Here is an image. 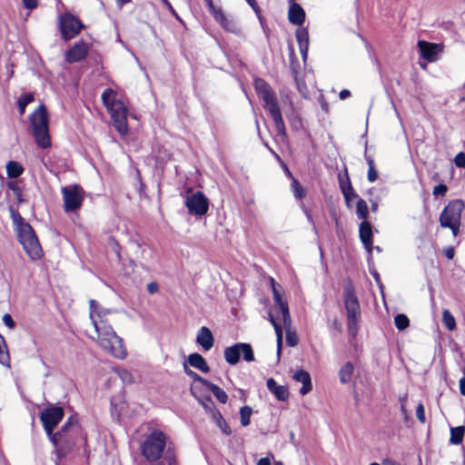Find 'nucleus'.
<instances>
[{
    "label": "nucleus",
    "instance_id": "f257e3e1",
    "mask_svg": "<svg viewBox=\"0 0 465 465\" xmlns=\"http://www.w3.org/2000/svg\"><path fill=\"white\" fill-rule=\"evenodd\" d=\"M89 318L96 333V338L94 339L99 346L116 359H125L127 350L124 340L116 334L107 318V315L114 311L101 307L93 299L89 301Z\"/></svg>",
    "mask_w": 465,
    "mask_h": 465
},
{
    "label": "nucleus",
    "instance_id": "f03ea898",
    "mask_svg": "<svg viewBox=\"0 0 465 465\" xmlns=\"http://www.w3.org/2000/svg\"><path fill=\"white\" fill-rule=\"evenodd\" d=\"M11 217L19 242L25 252L32 260L39 259L42 255V248L33 227L25 221L18 212L13 209L11 210Z\"/></svg>",
    "mask_w": 465,
    "mask_h": 465
},
{
    "label": "nucleus",
    "instance_id": "7ed1b4c3",
    "mask_svg": "<svg viewBox=\"0 0 465 465\" xmlns=\"http://www.w3.org/2000/svg\"><path fill=\"white\" fill-rule=\"evenodd\" d=\"M168 449L173 450V443L159 430L151 431L141 446L142 454L149 461H156L161 459Z\"/></svg>",
    "mask_w": 465,
    "mask_h": 465
},
{
    "label": "nucleus",
    "instance_id": "20e7f679",
    "mask_svg": "<svg viewBox=\"0 0 465 465\" xmlns=\"http://www.w3.org/2000/svg\"><path fill=\"white\" fill-rule=\"evenodd\" d=\"M30 131L33 134L36 144L46 149L51 146V139L49 135V120L46 108L44 104L39 105L29 117Z\"/></svg>",
    "mask_w": 465,
    "mask_h": 465
},
{
    "label": "nucleus",
    "instance_id": "39448f33",
    "mask_svg": "<svg viewBox=\"0 0 465 465\" xmlns=\"http://www.w3.org/2000/svg\"><path fill=\"white\" fill-rule=\"evenodd\" d=\"M64 415V409L57 406L45 409L40 414V420L43 423V427L48 435L50 441L56 448H62L63 431L54 433V429L61 421Z\"/></svg>",
    "mask_w": 465,
    "mask_h": 465
},
{
    "label": "nucleus",
    "instance_id": "423d86ee",
    "mask_svg": "<svg viewBox=\"0 0 465 465\" xmlns=\"http://www.w3.org/2000/svg\"><path fill=\"white\" fill-rule=\"evenodd\" d=\"M264 103V108L272 118L278 135L283 140L287 137L285 124L282 119V112L278 104L277 97L272 87L257 94Z\"/></svg>",
    "mask_w": 465,
    "mask_h": 465
},
{
    "label": "nucleus",
    "instance_id": "0eeeda50",
    "mask_svg": "<svg viewBox=\"0 0 465 465\" xmlns=\"http://www.w3.org/2000/svg\"><path fill=\"white\" fill-rule=\"evenodd\" d=\"M264 103V108L272 118L278 135L283 140L287 137L285 124L282 119V112L278 104L277 97L272 87L257 94Z\"/></svg>",
    "mask_w": 465,
    "mask_h": 465
},
{
    "label": "nucleus",
    "instance_id": "6e6552de",
    "mask_svg": "<svg viewBox=\"0 0 465 465\" xmlns=\"http://www.w3.org/2000/svg\"><path fill=\"white\" fill-rule=\"evenodd\" d=\"M343 299L348 319V330L352 336H355L358 331V322L360 318V303L351 283L345 285Z\"/></svg>",
    "mask_w": 465,
    "mask_h": 465
},
{
    "label": "nucleus",
    "instance_id": "1a4fd4ad",
    "mask_svg": "<svg viewBox=\"0 0 465 465\" xmlns=\"http://www.w3.org/2000/svg\"><path fill=\"white\" fill-rule=\"evenodd\" d=\"M64 211L65 213L75 212L82 207L84 199V191L78 184H72L61 189Z\"/></svg>",
    "mask_w": 465,
    "mask_h": 465
},
{
    "label": "nucleus",
    "instance_id": "9d476101",
    "mask_svg": "<svg viewBox=\"0 0 465 465\" xmlns=\"http://www.w3.org/2000/svg\"><path fill=\"white\" fill-rule=\"evenodd\" d=\"M223 356L226 362L230 365H236L241 356H242L243 361L247 362H252L255 360L251 344L245 342H238L226 347L223 351Z\"/></svg>",
    "mask_w": 465,
    "mask_h": 465
},
{
    "label": "nucleus",
    "instance_id": "9b49d317",
    "mask_svg": "<svg viewBox=\"0 0 465 465\" xmlns=\"http://www.w3.org/2000/svg\"><path fill=\"white\" fill-rule=\"evenodd\" d=\"M62 38L68 41L75 37L84 28L82 22L72 14H65L60 17L59 22Z\"/></svg>",
    "mask_w": 465,
    "mask_h": 465
},
{
    "label": "nucleus",
    "instance_id": "f8f14e48",
    "mask_svg": "<svg viewBox=\"0 0 465 465\" xmlns=\"http://www.w3.org/2000/svg\"><path fill=\"white\" fill-rule=\"evenodd\" d=\"M465 207L462 200H452L443 209L440 215V225H449L450 223L461 222V213Z\"/></svg>",
    "mask_w": 465,
    "mask_h": 465
},
{
    "label": "nucleus",
    "instance_id": "ddd939ff",
    "mask_svg": "<svg viewBox=\"0 0 465 465\" xmlns=\"http://www.w3.org/2000/svg\"><path fill=\"white\" fill-rule=\"evenodd\" d=\"M185 206L191 214L203 216L209 208V201L202 192H196L185 198Z\"/></svg>",
    "mask_w": 465,
    "mask_h": 465
},
{
    "label": "nucleus",
    "instance_id": "4468645a",
    "mask_svg": "<svg viewBox=\"0 0 465 465\" xmlns=\"http://www.w3.org/2000/svg\"><path fill=\"white\" fill-rule=\"evenodd\" d=\"M108 112L114 123V126L121 134L128 133L127 124V108L123 102L114 104V106L110 108Z\"/></svg>",
    "mask_w": 465,
    "mask_h": 465
},
{
    "label": "nucleus",
    "instance_id": "2eb2a0df",
    "mask_svg": "<svg viewBox=\"0 0 465 465\" xmlns=\"http://www.w3.org/2000/svg\"><path fill=\"white\" fill-rule=\"evenodd\" d=\"M418 48L420 56L428 62H435L438 56L443 51V45L440 44L430 43L424 40L418 42Z\"/></svg>",
    "mask_w": 465,
    "mask_h": 465
},
{
    "label": "nucleus",
    "instance_id": "dca6fc26",
    "mask_svg": "<svg viewBox=\"0 0 465 465\" xmlns=\"http://www.w3.org/2000/svg\"><path fill=\"white\" fill-rule=\"evenodd\" d=\"M89 46L84 41L74 44L66 53L65 61L69 64L81 62L87 56Z\"/></svg>",
    "mask_w": 465,
    "mask_h": 465
},
{
    "label": "nucleus",
    "instance_id": "f3484780",
    "mask_svg": "<svg viewBox=\"0 0 465 465\" xmlns=\"http://www.w3.org/2000/svg\"><path fill=\"white\" fill-rule=\"evenodd\" d=\"M272 293H273V300L275 304L279 307V310L281 311L282 316V322H285L286 324L290 323V312H289V307L286 301L282 299V296L279 290L275 286L274 280L272 279Z\"/></svg>",
    "mask_w": 465,
    "mask_h": 465
},
{
    "label": "nucleus",
    "instance_id": "a211bd4d",
    "mask_svg": "<svg viewBox=\"0 0 465 465\" xmlns=\"http://www.w3.org/2000/svg\"><path fill=\"white\" fill-rule=\"evenodd\" d=\"M360 239L369 253L372 249V230L368 221H362L359 229Z\"/></svg>",
    "mask_w": 465,
    "mask_h": 465
},
{
    "label": "nucleus",
    "instance_id": "6ab92c4d",
    "mask_svg": "<svg viewBox=\"0 0 465 465\" xmlns=\"http://www.w3.org/2000/svg\"><path fill=\"white\" fill-rule=\"evenodd\" d=\"M196 342L204 351H210L214 343V338L211 330L205 326L201 327L196 336Z\"/></svg>",
    "mask_w": 465,
    "mask_h": 465
},
{
    "label": "nucleus",
    "instance_id": "aec40b11",
    "mask_svg": "<svg viewBox=\"0 0 465 465\" xmlns=\"http://www.w3.org/2000/svg\"><path fill=\"white\" fill-rule=\"evenodd\" d=\"M292 379L295 381L301 382L302 384L299 391L302 395H306L312 390V379L308 371L304 370H299L294 372Z\"/></svg>",
    "mask_w": 465,
    "mask_h": 465
},
{
    "label": "nucleus",
    "instance_id": "412c9836",
    "mask_svg": "<svg viewBox=\"0 0 465 465\" xmlns=\"http://www.w3.org/2000/svg\"><path fill=\"white\" fill-rule=\"evenodd\" d=\"M268 390L275 396L278 401H285L289 398V390L286 386L277 385L273 378H269L266 381Z\"/></svg>",
    "mask_w": 465,
    "mask_h": 465
},
{
    "label": "nucleus",
    "instance_id": "4be33fe9",
    "mask_svg": "<svg viewBox=\"0 0 465 465\" xmlns=\"http://www.w3.org/2000/svg\"><path fill=\"white\" fill-rule=\"evenodd\" d=\"M288 18L291 24L302 25L305 20V12L299 4L293 3L290 6Z\"/></svg>",
    "mask_w": 465,
    "mask_h": 465
},
{
    "label": "nucleus",
    "instance_id": "5701e85b",
    "mask_svg": "<svg viewBox=\"0 0 465 465\" xmlns=\"http://www.w3.org/2000/svg\"><path fill=\"white\" fill-rule=\"evenodd\" d=\"M187 362L190 366L199 370L203 373H207L210 371V368L205 359L197 352L189 354Z\"/></svg>",
    "mask_w": 465,
    "mask_h": 465
},
{
    "label": "nucleus",
    "instance_id": "b1692460",
    "mask_svg": "<svg viewBox=\"0 0 465 465\" xmlns=\"http://www.w3.org/2000/svg\"><path fill=\"white\" fill-rule=\"evenodd\" d=\"M214 20L221 25V26L228 31V32H235L237 30V26L234 21L231 18H228L221 9L219 12L213 15Z\"/></svg>",
    "mask_w": 465,
    "mask_h": 465
},
{
    "label": "nucleus",
    "instance_id": "393cba45",
    "mask_svg": "<svg viewBox=\"0 0 465 465\" xmlns=\"http://www.w3.org/2000/svg\"><path fill=\"white\" fill-rule=\"evenodd\" d=\"M354 372V366L351 361H347L339 371V379L341 384H347L351 381Z\"/></svg>",
    "mask_w": 465,
    "mask_h": 465
},
{
    "label": "nucleus",
    "instance_id": "a878e982",
    "mask_svg": "<svg viewBox=\"0 0 465 465\" xmlns=\"http://www.w3.org/2000/svg\"><path fill=\"white\" fill-rule=\"evenodd\" d=\"M212 418L216 423V425L220 428V430L223 431V434L229 435L231 434L232 430L223 419L222 413L217 409H212L211 410Z\"/></svg>",
    "mask_w": 465,
    "mask_h": 465
},
{
    "label": "nucleus",
    "instance_id": "bb28decb",
    "mask_svg": "<svg viewBox=\"0 0 465 465\" xmlns=\"http://www.w3.org/2000/svg\"><path fill=\"white\" fill-rule=\"evenodd\" d=\"M205 387L213 394V396L221 402L226 403L228 401L227 393L219 386L208 381Z\"/></svg>",
    "mask_w": 465,
    "mask_h": 465
},
{
    "label": "nucleus",
    "instance_id": "cd10ccee",
    "mask_svg": "<svg viewBox=\"0 0 465 465\" xmlns=\"http://www.w3.org/2000/svg\"><path fill=\"white\" fill-rule=\"evenodd\" d=\"M115 92L112 89H105L102 94V101L107 110L114 106V104L121 103L122 101L115 98Z\"/></svg>",
    "mask_w": 465,
    "mask_h": 465
},
{
    "label": "nucleus",
    "instance_id": "c85d7f7f",
    "mask_svg": "<svg viewBox=\"0 0 465 465\" xmlns=\"http://www.w3.org/2000/svg\"><path fill=\"white\" fill-rule=\"evenodd\" d=\"M24 172V167L21 163L15 161H10L6 164V173L9 178H17Z\"/></svg>",
    "mask_w": 465,
    "mask_h": 465
},
{
    "label": "nucleus",
    "instance_id": "c756f323",
    "mask_svg": "<svg viewBox=\"0 0 465 465\" xmlns=\"http://www.w3.org/2000/svg\"><path fill=\"white\" fill-rule=\"evenodd\" d=\"M270 322L272 324L275 333H276L277 357L279 359L281 356L282 346V329L281 325L275 321V319L273 318V316L272 314H270Z\"/></svg>",
    "mask_w": 465,
    "mask_h": 465
},
{
    "label": "nucleus",
    "instance_id": "7c9ffc66",
    "mask_svg": "<svg viewBox=\"0 0 465 465\" xmlns=\"http://www.w3.org/2000/svg\"><path fill=\"white\" fill-rule=\"evenodd\" d=\"M152 465H176V458L174 450H170L168 449L167 451L164 452V456L156 461H151Z\"/></svg>",
    "mask_w": 465,
    "mask_h": 465
},
{
    "label": "nucleus",
    "instance_id": "2f4dec72",
    "mask_svg": "<svg viewBox=\"0 0 465 465\" xmlns=\"http://www.w3.org/2000/svg\"><path fill=\"white\" fill-rule=\"evenodd\" d=\"M76 427V420L73 417H70L65 424L62 427L59 431H63V440L62 444L69 443L71 441V437L68 435V432Z\"/></svg>",
    "mask_w": 465,
    "mask_h": 465
},
{
    "label": "nucleus",
    "instance_id": "473e14b6",
    "mask_svg": "<svg viewBox=\"0 0 465 465\" xmlns=\"http://www.w3.org/2000/svg\"><path fill=\"white\" fill-rule=\"evenodd\" d=\"M35 100L34 94L32 93H24L22 94L18 100L17 105L19 109V114L23 115L25 112L26 106Z\"/></svg>",
    "mask_w": 465,
    "mask_h": 465
},
{
    "label": "nucleus",
    "instance_id": "72a5a7b5",
    "mask_svg": "<svg viewBox=\"0 0 465 465\" xmlns=\"http://www.w3.org/2000/svg\"><path fill=\"white\" fill-rule=\"evenodd\" d=\"M465 433V427L464 426H458L450 428V442L458 445L461 443L463 440V436Z\"/></svg>",
    "mask_w": 465,
    "mask_h": 465
},
{
    "label": "nucleus",
    "instance_id": "f704fd0d",
    "mask_svg": "<svg viewBox=\"0 0 465 465\" xmlns=\"http://www.w3.org/2000/svg\"><path fill=\"white\" fill-rule=\"evenodd\" d=\"M283 326L286 333V342L289 346L294 347L298 344V337L294 331L292 330V319L290 318V323L286 324L283 322Z\"/></svg>",
    "mask_w": 465,
    "mask_h": 465
},
{
    "label": "nucleus",
    "instance_id": "c9c22d12",
    "mask_svg": "<svg viewBox=\"0 0 465 465\" xmlns=\"http://www.w3.org/2000/svg\"><path fill=\"white\" fill-rule=\"evenodd\" d=\"M9 353L4 337L0 334V363L9 365Z\"/></svg>",
    "mask_w": 465,
    "mask_h": 465
},
{
    "label": "nucleus",
    "instance_id": "e433bc0d",
    "mask_svg": "<svg viewBox=\"0 0 465 465\" xmlns=\"http://www.w3.org/2000/svg\"><path fill=\"white\" fill-rule=\"evenodd\" d=\"M252 414V409L250 406H242L240 409V418L242 426L247 427L250 424Z\"/></svg>",
    "mask_w": 465,
    "mask_h": 465
},
{
    "label": "nucleus",
    "instance_id": "4c0bfd02",
    "mask_svg": "<svg viewBox=\"0 0 465 465\" xmlns=\"http://www.w3.org/2000/svg\"><path fill=\"white\" fill-rule=\"evenodd\" d=\"M356 213H357V216L359 219L367 221L366 219L368 217L369 210H368L367 203L364 200H362V199L357 200Z\"/></svg>",
    "mask_w": 465,
    "mask_h": 465
},
{
    "label": "nucleus",
    "instance_id": "58836bf2",
    "mask_svg": "<svg viewBox=\"0 0 465 465\" xmlns=\"http://www.w3.org/2000/svg\"><path fill=\"white\" fill-rule=\"evenodd\" d=\"M442 321L445 325V327L449 331H452L456 327V321L454 316L451 314V312L449 310H444L442 312Z\"/></svg>",
    "mask_w": 465,
    "mask_h": 465
},
{
    "label": "nucleus",
    "instance_id": "ea45409f",
    "mask_svg": "<svg viewBox=\"0 0 465 465\" xmlns=\"http://www.w3.org/2000/svg\"><path fill=\"white\" fill-rule=\"evenodd\" d=\"M394 324L400 331L407 329L410 325V321L405 314L400 313L394 317Z\"/></svg>",
    "mask_w": 465,
    "mask_h": 465
},
{
    "label": "nucleus",
    "instance_id": "a19ab883",
    "mask_svg": "<svg viewBox=\"0 0 465 465\" xmlns=\"http://www.w3.org/2000/svg\"><path fill=\"white\" fill-rule=\"evenodd\" d=\"M296 39L299 46L309 45V34L307 29L300 28L296 31Z\"/></svg>",
    "mask_w": 465,
    "mask_h": 465
},
{
    "label": "nucleus",
    "instance_id": "79ce46f5",
    "mask_svg": "<svg viewBox=\"0 0 465 465\" xmlns=\"http://www.w3.org/2000/svg\"><path fill=\"white\" fill-rule=\"evenodd\" d=\"M115 372L122 381L125 384H132L134 382L133 375L126 369H115Z\"/></svg>",
    "mask_w": 465,
    "mask_h": 465
},
{
    "label": "nucleus",
    "instance_id": "37998d69",
    "mask_svg": "<svg viewBox=\"0 0 465 465\" xmlns=\"http://www.w3.org/2000/svg\"><path fill=\"white\" fill-rule=\"evenodd\" d=\"M183 370H184V372L186 373L187 376L191 377L192 379H193L194 381H199L201 382L203 385H206V383L209 381L205 379H203V377H201L198 373H196L195 371H192L187 363H183Z\"/></svg>",
    "mask_w": 465,
    "mask_h": 465
},
{
    "label": "nucleus",
    "instance_id": "c03bdc74",
    "mask_svg": "<svg viewBox=\"0 0 465 465\" xmlns=\"http://www.w3.org/2000/svg\"><path fill=\"white\" fill-rule=\"evenodd\" d=\"M292 188L295 198L302 199L303 197L304 190L297 180L293 179L292 183Z\"/></svg>",
    "mask_w": 465,
    "mask_h": 465
},
{
    "label": "nucleus",
    "instance_id": "a18cd8bd",
    "mask_svg": "<svg viewBox=\"0 0 465 465\" xmlns=\"http://www.w3.org/2000/svg\"><path fill=\"white\" fill-rule=\"evenodd\" d=\"M271 87V85L262 78L254 79V88L257 94L262 92L263 90Z\"/></svg>",
    "mask_w": 465,
    "mask_h": 465
},
{
    "label": "nucleus",
    "instance_id": "49530a36",
    "mask_svg": "<svg viewBox=\"0 0 465 465\" xmlns=\"http://www.w3.org/2000/svg\"><path fill=\"white\" fill-rule=\"evenodd\" d=\"M340 187L344 198H348L347 193H351V190L353 189L349 178H347L346 181L341 180Z\"/></svg>",
    "mask_w": 465,
    "mask_h": 465
},
{
    "label": "nucleus",
    "instance_id": "de8ad7c7",
    "mask_svg": "<svg viewBox=\"0 0 465 465\" xmlns=\"http://www.w3.org/2000/svg\"><path fill=\"white\" fill-rule=\"evenodd\" d=\"M7 187L9 190L14 192V193L15 194L16 197H18V198L21 197L22 191H21V188L19 187L17 182H15V181L8 182Z\"/></svg>",
    "mask_w": 465,
    "mask_h": 465
},
{
    "label": "nucleus",
    "instance_id": "09e8293b",
    "mask_svg": "<svg viewBox=\"0 0 465 465\" xmlns=\"http://www.w3.org/2000/svg\"><path fill=\"white\" fill-rule=\"evenodd\" d=\"M416 417L417 419L421 422L425 423L426 418H425V410L422 403H419L416 409Z\"/></svg>",
    "mask_w": 465,
    "mask_h": 465
},
{
    "label": "nucleus",
    "instance_id": "8fccbe9b",
    "mask_svg": "<svg viewBox=\"0 0 465 465\" xmlns=\"http://www.w3.org/2000/svg\"><path fill=\"white\" fill-rule=\"evenodd\" d=\"M454 163L457 167L465 168V153L460 152L454 158Z\"/></svg>",
    "mask_w": 465,
    "mask_h": 465
},
{
    "label": "nucleus",
    "instance_id": "3c124183",
    "mask_svg": "<svg viewBox=\"0 0 465 465\" xmlns=\"http://www.w3.org/2000/svg\"><path fill=\"white\" fill-rule=\"evenodd\" d=\"M110 245H111L112 250L116 254L117 259L121 260V252H120L121 247H120V244L118 243V242L115 241L114 239L111 238L110 239Z\"/></svg>",
    "mask_w": 465,
    "mask_h": 465
},
{
    "label": "nucleus",
    "instance_id": "603ef678",
    "mask_svg": "<svg viewBox=\"0 0 465 465\" xmlns=\"http://www.w3.org/2000/svg\"><path fill=\"white\" fill-rule=\"evenodd\" d=\"M460 223H461V222L450 223L449 225H440V226L443 227V228L450 229L451 232H452V234L454 236H457L459 234V232H460Z\"/></svg>",
    "mask_w": 465,
    "mask_h": 465
},
{
    "label": "nucleus",
    "instance_id": "864d4df0",
    "mask_svg": "<svg viewBox=\"0 0 465 465\" xmlns=\"http://www.w3.org/2000/svg\"><path fill=\"white\" fill-rule=\"evenodd\" d=\"M448 191V187L443 184V183H440L437 186L434 187L433 189V195L435 196H438V195H441V196H444L445 193H447Z\"/></svg>",
    "mask_w": 465,
    "mask_h": 465
},
{
    "label": "nucleus",
    "instance_id": "5fc2aeb1",
    "mask_svg": "<svg viewBox=\"0 0 465 465\" xmlns=\"http://www.w3.org/2000/svg\"><path fill=\"white\" fill-rule=\"evenodd\" d=\"M204 2L213 16L216 14V12H219L222 9L221 7L214 5L213 0H204Z\"/></svg>",
    "mask_w": 465,
    "mask_h": 465
},
{
    "label": "nucleus",
    "instance_id": "6e6d98bb",
    "mask_svg": "<svg viewBox=\"0 0 465 465\" xmlns=\"http://www.w3.org/2000/svg\"><path fill=\"white\" fill-rule=\"evenodd\" d=\"M3 322L5 323V326H7L10 329H14L15 326V323L13 318L8 313L4 314Z\"/></svg>",
    "mask_w": 465,
    "mask_h": 465
},
{
    "label": "nucleus",
    "instance_id": "4d7b16f0",
    "mask_svg": "<svg viewBox=\"0 0 465 465\" xmlns=\"http://www.w3.org/2000/svg\"><path fill=\"white\" fill-rule=\"evenodd\" d=\"M367 178L370 183H374L378 179V173L374 168H369Z\"/></svg>",
    "mask_w": 465,
    "mask_h": 465
},
{
    "label": "nucleus",
    "instance_id": "13d9d810",
    "mask_svg": "<svg viewBox=\"0 0 465 465\" xmlns=\"http://www.w3.org/2000/svg\"><path fill=\"white\" fill-rule=\"evenodd\" d=\"M24 5L30 10L36 8L37 0H23Z\"/></svg>",
    "mask_w": 465,
    "mask_h": 465
},
{
    "label": "nucleus",
    "instance_id": "bf43d9fd",
    "mask_svg": "<svg viewBox=\"0 0 465 465\" xmlns=\"http://www.w3.org/2000/svg\"><path fill=\"white\" fill-rule=\"evenodd\" d=\"M147 291L151 294L156 293L159 291V286L156 282H152L147 284Z\"/></svg>",
    "mask_w": 465,
    "mask_h": 465
},
{
    "label": "nucleus",
    "instance_id": "052dcab7",
    "mask_svg": "<svg viewBox=\"0 0 465 465\" xmlns=\"http://www.w3.org/2000/svg\"><path fill=\"white\" fill-rule=\"evenodd\" d=\"M347 196L348 198H344L345 199V202H346V204L350 207V204H351V202L354 199H360L358 197V194L354 192V190L352 189L351 190V193H347Z\"/></svg>",
    "mask_w": 465,
    "mask_h": 465
},
{
    "label": "nucleus",
    "instance_id": "680f3d73",
    "mask_svg": "<svg viewBox=\"0 0 465 465\" xmlns=\"http://www.w3.org/2000/svg\"><path fill=\"white\" fill-rule=\"evenodd\" d=\"M299 49L303 61H305L308 54L309 45H301L299 46Z\"/></svg>",
    "mask_w": 465,
    "mask_h": 465
},
{
    "label": "nucleus",
    "instance_id": "e2e57ef3",
    "mask_svg": "<svg viewBox=\"0 0 465 465\" xmlns=\"http://www.w3.org/2000/svg\"><path fill=\"white\" fill-rule=\"evenodd\" d=\"M246 2L250 5V6L253 9V11L258 15L260 14V7L257 5L255 0H246Z\"/></svg>",
    "mask_w": 465,
    "mask_h": 465
},
{
    "label": "nucleus",
    "instance_id": "0e129e2a",
    "mask_svg": "<svg viewBox=\"0 0 465 465\" xmlns=\"http://www.w3.org/2000/svg\"><path fill=\"white\" fill-rule=\"evenodd\" d=\"M246 2L250 5V6L253 9V11L258 15L260 14V7L257 5L255 0H246Z\"/></svg>",
    "mask_w": 465,
    "mask_h": 465
},
{
    "label": "nucleus",
    "instance_id": "69168bd1",
    "mask_svg": "<svg viewBox=\"0 0 465 465\" xmlns=\"http://www.w3.org/2000/svg\"><path fill=\"white\" fill-rule=\"evenodd\" d=\"M350 95H351V92L349 90H347V89L341 90L340 92V94H339V97L341 100H344V99L348 98Z\"/></svg>",
    "mask_w": 465,
    "mask_h": 465
},
{
    "label": "nucleus",
    "instance_id": "338daca9",
    "mask_svg": "<svg viewBox=\"0 0 465 465\" xmlns=\"http://www.w3.org/2000/svg\"><path fill=\"white\" fill-rule=\"evenodd\" d=\"M257 465H272L271 460L268 457L261 458L258 460Z\"/></svg>",
    "mask_w": 465,
    "mask_h": 465
},
{
    "label": "nucleus",
    "instance_id": "774afa93",
    "mask_svg": "<svg viewBox=\"0 0 465 465\" xmlns=\"http://www.w3.org/2000/svg\"><path fill=\"white\" fill-rule=\"evenodd\" d=\"M460 393L465 396V377H462L460 380Z\"/></svg>",
    "mask_w": 465,
    "mask_h": 465
}]
</instances>
